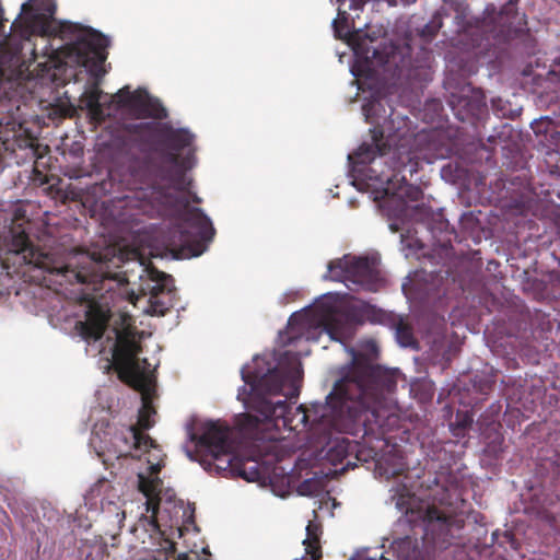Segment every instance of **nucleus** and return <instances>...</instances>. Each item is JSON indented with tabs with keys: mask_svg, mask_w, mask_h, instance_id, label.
Masks as SVG:
<instances>
[{
	"mask_svg": "<svg viewBox=\"0 0 560 560\" xmlns=\"http://www.w3.org/2000/svg\"><path fill=\"white\" fill-rule=\"evenodd\" d=\"M259 359H255L254 370L244 368L242 378L249 386L244 402L257 415H243L245 429H257L262 422H275L291 431L306 429L312 443L327 441L331 430L346 431L354 435L377 432L375 405L382 389L397 387V372L373 364L366 355L353 353L351 361L339 371L325 402L300 405L294 410L287 400L273 401L285 383L294 386L301 377V363L295 360L289 369L268 368L259 370Z\"/></svg>",
	"mask_w": 560,
	"mask_h": 560,
	"instance_id": "obj_1",
	"label": "nucleus"
},
{
	"mask_svg": "<svg viewBox=\"0 0 560 560\" xmlns=\"http://www.w3.org/2000/svg\"><path fill=\"white\" fill-rule=\"evenodd\" d=\"M132 133L142 152L160 155V159L147 158L143 165L131 173L132 198L147 201L159 213L184 218L198 228L201 238H209L213 234L209 220L198 209H189L186 198L156 185L161 180L177 190L187 188L186 172L195 165L191 149L195 135L159 121L135 125Z\"/></svg>",
	"mask_w": 560,
	"mask_h": 560,
	"instance_id": "obj_2",
	"label": "nucleus"
},
{
	"mask_svg": "<svg viewBox=\"0 0 560 560\" xmlns=\"http://www.w3.org/2000/svg\"><path fill=\"white\" fill-rule=\"evenodd\" d=\"M32 221L21 210H16L7 231L0 234L7 254L14 264L28 266L48 272L65 283H95L100 278L98 261L85 252L70 253L65 257H56L35 247L30 238Z\"/></svg>",
	"mask_w": 560,
	"mask_h": 560,
	"instance_id": "obj_3",
	"label": "nucleus"
},
{
	"mask_svg": "<svg viewBox=\"0 0 560 560\" xmlns=\"http://www.w3.org/2000/svg\"><path fill=\"white\" fill-rule=\"evenodd\" d=\"M231 434V428L225 422L207 421L198 432L189 433L194 450L186 447V455L190 460L199 462L208 471L230 472L248 481L258 479V467L255 465L247 470L245 460L234 454Z\"/></svg>",
	"mask_w": 560,
	"mask_h": 560,
	"instance_id": "obj_4",
	"label": "nucleus"
},
{
	"mask_svg": "<svg viewBox=\"0 0 560 560\" xmlns=\"http://www.w3.org/2000/svg\"><path fill=\"white\" fill-rule=\"evenodd\" d=\"M465 503L456 485L446 487L436 482L432 503L417 512L423 523L425 537L441 547L450 545L454 538L452 530H460L465 526Z\"/></svg>",
	"mask_w": 560,
	"mask_h": 560,
	"instance_id": "obj_5",
	"label": "nucleus"
},
{
	"mask_svg": "<svg viewBox=\"0 0 560 560\" xmlns=\"http://www.w3.org/2000/svg\"><path fill=\"white\" fill-rule=\"evenodd\" d=\"M37 0L22 4L20 15L11 24V34L0 43V83L13 82L21 78L23 70L22 50L31 37L43 34L46 15L35 9Z\"/></svg>",
	"mask_w": 560,
	"mask_h": 560,
	"instance_id": "obj_6",
	"label": "nucleus"
},
{
	"mask_svg": "<svg viewBox=\"0 0 560 560\" xmlns=\"http://www.w3.org/2000/svg\"><path fill=\"white\" fill-rule=\"evenodd\" d=\"M186 178L189 180V185L184 190H177L173 188L167 182L158 180L156 185L168 189L171 192L178 194L179 196L186 198L188 203H190L189 198L185 195V192H187L191 196L192 202L200 203L201 199L196 194H191L189 191L191 179L187 176ZM137 207L141 209L143 213L149 215L156 214L160 217H167V214L159 213L156 210L152 209L147 201H139ZM188 208L194 209L190 207V205H188ZM197 209L209 220L210 224H212L211 220L199 208ZM168 218L174 219L176 223L170 229L166 235V248L176 258H190L200 256L206 250L207 244L212 241L214 234H211L209 238L203 240L198 233V228L186 221L184 218L177 215H168ZM211 228L213 229V233H215L213 225H211Z\"/></svg>",
	"mask_w": 560,
	"mask_h": 560,
	"instance_id": "obj_7",
	"label": "nucleus"
},
{
	"mask_svg": "<svg viewBox=\"0 0 560 560\" xmlns=\"http://www.w3.org/2000/svg\"><path fill=\"white\" fill-rule=\"evenodd\" d=\"M61 33L73 36V40L65 47L67 58L86 68L93 77L102 78L106 73L104 63L108 55L109 39L92 27L74 23L62 24Z\"/></svg>",
	"mask_w": 560,
	"mask_h": 560,
	"instance_id": "obj_8",
	"label": "nucleus"
},
{
	"mask_svg": "<svg viewBox=\"0 0 560 560\" xmlns=\"http://www.w3.org/2000/svg\"><path fill=\"white\" fill-rule=\"evenodd\" d=\"M156 413L152 400L145 394L142 396V406L138 413L137 424L130 425L126 432L116 436L117 442L124 444L119 456H131L133 458H141L142 455L149 454L147 459L149 464V474L158 475L162 467L163 454L156 442L145 433L147 430L154 425L152 417Z\"/></svg>",
	"mask_w": 560,
	"mask_h": 560,
	"instance_id": "obj_9",
	"label": "nucleus"
},
{
	"mask_svg": "<svg viewBox=\"0 0 560 560\" xmlns=\"http://www.w3.org/2000/svg\"><path fill=\"white\" fill-rule=\"evenodd\" d=\"M513 10L510 1L498 12L494 4H488L485 16L475 26L469 25L462 35V42L468 49L477 50V55H487L498 45L511 38L512 27L508 15Z\"/></svg>",
	"mask_w": 560,
	"mask_h": 560,
	"instance_id": "obj_10",
	"label": "nucleus"
},
{
	"mask_svg": "<svg viewBox=\"0 0 560 560\" xmlns=\"http://www.w3.org/2000/svg\"><path fill=\"white\" fill-rule=\"evenodd\" d=\"M141 351V343L131 328L117 331L112 364L118 378L135 389L145 390L151 384V376L148 372L150 364L147 359L138 358Z\"/></svg>",
	"mask_w": 560,
	"mask_h": 560,
	"instance_id": "obj_11",
	"label": "nucleus"
},
{
	"mask_svg": "<svg viewBox=\"0 0 560 560\" xmlns=\"http://www.w3.org/2000/svg\"><path fill=\"white\" fill-rule=\"evenodd\" d=\"M328 271L331 280L345 282L350 290H354L351 287L353 284L374 292L382 280L376 260L369 257L346 255L342 258L329 261Z\"/></svg>",
	"mask_w": 560,
	"mask_h": 560,
	"instance_id": "obj_12",
	"label": "nucleus"
},
{
	"mask_svg": "<svg viewBox=\"0 0 560 560\" xmlns=\"http://www.w3.org/2000/svg\"><path fill=\"white\" fill-rule=\"evenodd\" d=\"M162 486L163 481L158 475H150V477L142 474L138 475V488L147 498L145 511L151 513V515H141L132 526L131 533L136 539L143 545L147 542L154 545V542L159 541L163 536V532L161 530L158 522Z\"/></svg>",
	"mask_w": 560,
	"mask_h": 560,
	"instance_id": "obj_13",
	"label": "nucleus"
},
{
	"mask_svg": "<svg viewBox=\"0 0 560 560\" xmlns=\"http://www.w3.org/2000/svg\"><path fill=\"white\" fill-rule=\"evenodd\" d=\"M396 387H393L390 389H382L381 396L377 399V402L375 405V420L377 423V432L375 433H368L365 435H355V438H361L363 440L365 439H375V440H382L385 435V430L383 429V425L380 421V413L378 409L385 399V396L388 394L394 393ZM342 434H350L354 436V434L346 431H338V430H331L327 435V441L320 442L319 440H315L314 444L323 450H326V457L332 465L342 464V462L349 457H352L354 459H361L360 458V444L355 441H350L348 438L343 436Z\"/></svg>",
	"mask_w": 560,
	"mask_h": 560,
	"instance_id": "obj_14",
	"label": "nucleus"
},
{
	"mask_svg": "<svg viewBox=\"0 0 560 560\" xmlns=\"http://www.w3.org/2000/svg\"><path fill=\"white\" fill-rule=\"evenodd\" d=\"M383 108L378 101H372L362 106L365 120L374 125L370 130L372 135L371 143H362L354 153L358 163L375 164L376 158H383L390 151V144L385 138L392 137V130L387 125L394 121V113L392 112L388 118H384L381 122L377 117V112Z\"/></svg>",
	"mask_w": 560,
	"mask_h": 560,
	"instance_id": "obj_15",
	"label": "nucleus"
},
{
	"mask_svg": "<svg viewBox=\"0 0 560 560\" xmlns=\"http://www.w3.org/2000/svg\"><path fill=\"white\" fill-rule=\"evenodd\" d=\"M18 151L23 152L20 156L22 160L38 158L37 140L12 114H7L0 117V168L3 163V153L15 154V158H19Z\"/></svg>",
	"mask_w": 560,
	"mask_h": 560,
	"instance_id": "obj_16",
	"label": "nucleus"
},
{
	"mask_svg": "<svg viewBox=\"0 0 560 560\" xmlns=\"http://www.w3.org/2000/svg\"><path fill=\"white\" fill-rule=\"evenodd\" d=\"M401 161L394 162L390 166L393 174L386 175L382 171L375 176L380 182L386 183L384 188V196L397 197L402 200L404 203L407 201H418L422 198L423 191L419 186L409 184L406 179L405 172H409L410 176L417 172V162L412 161V158L407 154L400 158Z\"/></svg>",
	"mask_w": 560,
	"mask_h": 560,
	"instance_id": "obj_17",
	"label": "nucleus"
},
{
	"mask_svg": "<svg viewBox=\"0 0 560 560\" xmlns=\"http://www.w3.org/2000/svg\"><path fill=\"white\" fill-rule=\"evenodd\" d=\"M485 100L486 96L481 90L467 84L458 93H451L448 105L460 121H467L485 112L487 108Z\"/></svg>",
	"mask_w": 560,
	"mask_h": 560,
	"instance_id": "obj_18",
	"label": "nucleus"
},
{
	"mask_svg": "<svg viewBox=\"0 0 560 560\" xmlns=\"http://www.w3.org/2000/svg\"><path fill=\"white\" fill-rule=\"evenodd\" d=\"M359 319L354 313L327 308L318 320V327L332 340L341 341L353 330Z\"/></svg>",
	"mask_w": 560,
	"mask_h": 560,
	"instance_id": "obj_19",
	"label": "nucleus"
},
{
	"mask_svg": "<svg viewBox=\"0 0 560 560\" xmlns=\"http://www.w3.org/2000/svg\"><path fill=\"white\" fill-rule=\"evenodd\" d=\"M431 62L432 52L422 48L413 60H402V65L398 67L399 75L410 82H427L431 80Z\"/></svg>",
	"mask_w": 560,
	"mask_h": 560,
	"instance_id": "obj_20",
	"label": "nucleus"
},
{
	"mask_svg": "<svg viewBox=\"0 0 560 560\" xmlns=\"http://www.w3.org/2000/svg\"><path fill=\"white\" fill-rule=\"evenodd\" d=\"M150 276L152 280L155 281V284L150 289L148 313L151 315L163 316L168 311L170 305L161 300L160 295L165 291L168 293L171 292L168 283L172 282L173 279L170 275L159 270H151Z\"/></svg>",
	"mask_w": 560,
	"mask_h": 560,
	"instance_id": "obj_21",
	"label": "nucleus"
},
{
	"mask_svg": "<svg viewBox=\"0 0 560 560\" xmlns=\"http://www.w3.org/2000/svg\"><path fill=\"white\" fill-rule=\"evenodd\" d=\"M107 316L96 308H91L86 313V319L84 322H78L77 328L85 339L100 340L107 326Z\"/></svg>",
	"mask_w": 560,
	"mask_h": 560,
	"instance_id": "obj_22",
	"label": "nucleus"
},
{
	"mask_svg": "<svg viewBox=\"0 0 560 560\" xmlns=\"http://www.w3.org/2000/svg\"><path fill=\"white\" fill-rule=\"evenodd\" d=\"M148 92L144 89H137L133 92L129 91L128 86H124L116 94L117 104L127 109L135 118H139V113L142 110Z\"/></svg>",
	"mask_w": 560,
	"mask_h": 560,
	"instance_id": "obj_23",
	"label": "nucleus"
},
{
	"mask_svg": "<svg viewBox=\"0 0 560 560\" xmlns=\"http://www.w3.org/2000/svg\"><path fill=\"white\" fill-rule=\"evenodd\" d=\"M355 54L364 59L365 63L371 66L382 67L389 62V55L380 49V46H374L362 40L357 45Z\"/></svg>",
	"mask_w": 560,
	"mask_h": 560,
	"instance_id": "obj_24",
	"label": "nucleus"
},
{
	"mask_svg": "<svg viewBox=\"0 0 560 560\" xmlns=\"http://www.w3.org/2000/svg\"><path fill=\"white\" fill-rule=\"evenodd\" d=\"M168 116L166 108L159 98L151 96L149 93L145 97L142 110L139 113L138 119L152 118L162 120Z\"/></svg>",
	"mask_w": 560,
	"mask_h": 560,
	"instance_id": "obj_25",
	"label": "nucleus"
},
{
	"mask_svg": "<svg viewBox=\"0 0 560 560\" xmlns=\"http://www.w3.org/2000/svg\"><path fill=\"white\" fill-rule=\"evenodd\" d=\"M102 94L103 91L100 90L97 85H94L90 90L85 91L80 97L81 105L85 107L94 117L100 116L102 114Z\"/></svg>",
	"mask_w": 560,
	"mask_h": 560,
	"instance_id": "obj_26",
	"label": "nucleus"
},
{
	"mask_svg": "<svg viewBox=\"0 0 560 560\" xmlns=\"http://www.w3.org/2000/svg\"><path fill=\"white\" fill-rule=\"evenodd\" d=\"M323 534L322 524L317 521H310L306 526V538L303 540L305 552L322 550L320 537Z\"/></svg>",
	"mask_w": 560,
	"mask_h": 560,
	"instance_id": "obj_27",
	"label": "nucleus"
},
{
	"mask_svg": "<svg viewBox=\"0 0 560 560\" xmlns=\"http://www.w3.org/2000/svg\"><path fill=\"white\" fill-rule=\"evenodd\" d=\"M377 468L380 474L385 476L386 479L401 476L407 471L406 464L402 462L401 457L394 458L393 464L389 462V459L380 460L377 463Z\"/></svg>",
	"mask_w": 560,
	"mask_h": 560,
	"instance_id": "obj_28",
	"label": "nucleus"
},
{
	"mask_svg": "<svg viewBox=\"0 0 560 560\" xmlns=\"http://www.w3.org/2000/svg\"><path fill=\"white\" fill-rule=\"evenodd\" d=\"M442 25V14L440 12H435L431 20L419 31V35L425 42H431Z\"/></svg>",
	"mask_w": 560,
	"mask_h": 560,
	"instance_id": "obj_29",
	"label": "nucleus"
},
{
	"mask_svg": "<svg viewBox=\"0 0 560 560\" xmlns=\"http://www.w3.org/2000/svg\"><path fill=\"white\" fill-rule=\"evenodd\" d=\"M396 336L399 343L404 347H411L416 343L412 328L401 319L396 326Z\"/></svg>",
	"mask_w": 560,
	"mask_h": 560,
	"instance_id": "obj_30",
	"label": "nucleus"
},
{
	"mask_svg": "<svg viewBox=\"0 0 560 560\" xmlns=\"http://www.w3.org/2000/svg\"><path fill=\"white\" fill-rule=\"evenodd\" d=\"M298 490L302 495L314 497L318 494L320 487L318 481L314 479H306L300 483Z\"/></svg>",
	"mask_w": 560,
	"mask_h": 560,
	"instance_id": "obj_31",
	"label": "nucleus"
},
{
	"mask_svg": "<svg viewBox=\"0 0 560 560\" xmlns=\"http://www.w3.org/2000/svg\"><path fill=\"white\" fill-rule=\"evenodd\" d=\"M551 126L552 121L549 118H541L540 120H536L532 124V128L535 133H548Z\"/></svg>",
	"mask_w": 560,
	"mask_h": 560,
	"instance_id": "obj_32",
	"label": "nucleus"
},
{
	"mask_svg": "<svg viewBox=\"0 0 560 560\" xmlns=\"http://www.w3.org/2000/svg\"><path fill=\"white\" fill-rule=\"evenodd\" d=\"M491 105H492V109L494 110L497 116H501V117L506 116V106H505V102L502 98H500V97L492 98Z\"/></svg>",
	"mask_w": 560,
	"mask_h": 560,
	"instance_id": "obj_33",
	"label": "nucleus"
},
{
	"mask_svg": "<svg viewBox=\"0 0 560 560\" xmlns=\"http://www.w3.org/2000/svg\"><path fill=\"white\" fill-rule=\"evenodd\" d=\"M305 555L311 557L310 560H320L323 557V550H316V551L313 550L310 552H305Z\"/></svg>",
	"mask_w": 560,
	"mask_h": 560,
	"instance_id": "obj_34",
	"label": "nucleus"
},
{
	"mask_svg": "<svg viewBox=\"0 0 560 560\" xmlns=\"http://www.w3.org/2000/svg\"><path fill=\"white\" fill-rule=\"evenodd\" d=\"M415 511L412 509L407 511V516L410 523L415 522L416 518L413 517Z\"/></svg>",
	"mask_w": 560,
	"mask_h": 560,
	"instance_id": "obj_35",
	"label": "nucleus"
},
{
	"mask_svg": "<svg viewBox=\"0 0 560 560\" xmlns=\"http://www.w3.org/2000/svg\"><path fill=\"white\" fill-rule=\"evenodd\" d=\"M471 421H472V420H471L470 418H469V419H465V420L460 423V425H462L463 428H466V427H467Z\"/></svg>",
	"mask_w": 560,
	"mask_h": 560,
	"instance_id": "obj_36",
	"label": "nucleus"
},
{
	"mask_svg": "<svg viewBox=\"0 0 560 560\" xmlns=\"http://www.w3.org/2000/svg\"><path fill=\"white\" fill-rule=\"evenodd\" d=\"M359 558H360V560H378L376 558H371V557H365V556H360Z\"/></svg>",
	"mask_w": 560,
	"mask_h": 560,
	"instance_id": "obj_37",
	"label": "nucleus"
},
{
	"mask_svg": "<svg viewBox=\"0 0 560 560\" xmlns=\"http://www.w3.org/2000/svg\"><path fill=\"white\" fill-rule=\"evenodd\" d=\"M346 466H347V467H349V466L354 467V466H355V463H351L350 460H348V462H347V464H346Z\"/></svg>",
	"mask_w": 560,
	"mask_h": 560,
	"instance_id": "obj_38",
	"label": "nucleus"
},
{
	"mask_svg": "<svg viewBox=\"0 0 560 560\" xmlns=\"http://www.w3.org/2000/svg\"><path fill=\"white\" fill-rule=\"evenodd\" d=\"M186 559H187V556H186V555L180 556V557L178 558V560H186Z\"/></svg>",
	"mask_w": 560,
	"mask_h": 560,
	"instance_id": "obj_39",
	"label": "nucleus"
},
{
	"mask_svg": "<svg viewBox=\"0 0 560 560\" xmlns=\"http://www.w3.org/2000/svg\"><path fill=\"white\" fill-rule=\"evenodd\" d=\"M32 55H33L34 57H36V52H35V50H34V49L32 50Z\"/></svg>",
	"mask_w": 560,
	"mask_h": 560,
	"instance_id": "obj_40",
	"label": "nucleus"
},
{
	"mask_svg": "<svg viewBox=\"0 0 560 560\" xmlns=\"http://www.w3.org/2000/svg\"><path fill=\"white\" fill-rule=\"evenodd\" d=\"M371 172L376 173V170L374 167H371Z\"/></svg>",
	"mask_w": 560,
	"mask_h": 560,
	"instance_id": "obj_41",
	"label": "nucleus"
},
{
	"mask_svg": "<svg viewBox=\"0 0 560 560\" xmlns=\"http://www.w3.org/2000/svg\"><path fill=\"white\" fill-rule=\"evenodd\" d=\"M349 560H357V559H354V558H350ZM358 560H360V558H359Z\"/></svg>",
	"mask_w": 560,
	"mask_h": 560,
	"instance_id": "obj_42",
	"label": "nucleus"
},
{
	"mask_svg": "<svg viewBox=\"0 0 560 560\" xmlns=\"http://www.w3.org/2000/svg\"><path fill=\"white\" fill-rule=\"evenodd\" d=\"M295 560H301V559H295Z\"/></svg>",
	"mask_w": 560,
	"mask_h": 560,
	"instance_id": "obj_43",
	"label": "nucleus"
}]
</instances>
